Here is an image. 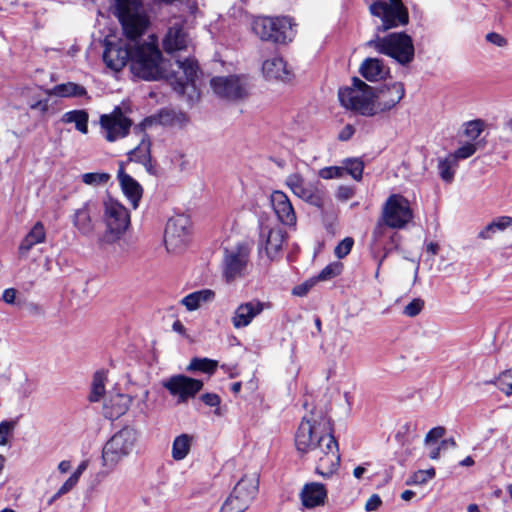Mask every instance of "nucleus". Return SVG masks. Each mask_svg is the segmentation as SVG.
<instances>
[{"label": "nucleus", "mask_w": 512, "mask_h": 512, "mask_svg": "<svg viewBox=\"0 0 512 512\" xmlns=\"http://www.w3.org/2000/svg\"><path fill=\"white\" fill-rule=\"evenodd\" d=\"M175 64L178 70L170 72L159 49L158 38L154 34L150 35L147 41L133 45L130 71L134 76L145 81L167 79L176 92L181 95L188 94L192 99L193 96L188 91L196 93L197 63L194 59L186 58L176 60Z\"/></svg>", "instance_id": "obj_1"}, {"label": "nucleus", "mask_w": 512, "mask_h": 512, "mask_svg": "<svg viewBox=\"0 0 512 512\" xmlns=\"http://www.w3.org/2000/svg\"><path fill=\"white\" fill-rule=\"evenodd\" d=\"M295 446L301 454H311L317 474L330 477L338 470L339 447L327 417L314 414L303 417L295 435Z\"/></svg>", "instance_id": "obj_2"}, {"label": "nucleus", "mask_w": 512, "mask_h": 512, "mask_svg": "<svg viewBox=\"0 0 512 512\" xmlns=\"http://www.w3.org/2000/svg\"><path fill=\"white\" fill-rule=\"evenodd\" d=\"M111 11L129 40L141 37L150 26V18L141 0H111Z\"/></svg>", "instance_id": "obj_3"}, {"label": "nucleus", "mask_w": 512, "mask_h": 512, "mask_svg": "<svg viewBox=\"0 0 512 512\" xmlns=\"http://www.w3.org/2000/svg\"><path fill=\"white\" fill-rule=\"evenodd\" d=\"M101 219L105 226L104 238L108 243L118 241L131 224L128 208L111 196L102 200Z\"/></svg>", "instance_id": "obj_4"}, {"label": "nucleus", "mask_w": 512, "mask_h": 512, "mask_svg": "<svg viewBox=\"0 0 512 512\" xmlns=\"http://www.w3.org/2000/svg\"><path fill=\"white\" fill-rule=\"evenodd\" d=\"M367 46L395 59L401 65H407L414 59L412 38L403 32L391 33L385 37L376 36L367 42Z\"/></svg>", "instance_id": "obj_5"}, {"label": "nucleus", "mask_w": 512, "mask_h": 512, "mask_svg": "<svg viewBox=\"0 0 512 512\" xmlns=\"http://www.w3.org/2000/svg\"><path fill=\"white\" fill-rule=\"evenodd\" d=\"M252 242L239 240L223 248L222 275L230 283L245 275L250 261Z\"/></svg>", "instance_id": "obj_6"}, {"label": "nucleus", "mask_w": 512, "mask_h": 512, "mask_svg": "<svg viewBox=\"0 0 512 512\" xmlns=\"http://www.w3.org/2000/svg\"><path fill=\"white\" fill-rule=\"evenodd\" d=\"M138 437V431L130 426H125L117 431L103 447V465L114 468L121 460L132 453Z\"/></svg>", "instance_id": "obj_7"}, {"label": "nucleus", "mask_w": 512, "mask_h": 512, "mask_svg": "<svg viewBox=\"0 0 512 512\" xmlns=\"http://www.w3.org/2000/svg\"><path fill=\"white\" fill-rule=\"evenodd\" d=\"M289 17L258 16L251 22L253 33L263 41L286 43L292 41L295 32Z\"/></svg>", "instance_id": "obj_8"}, {"label": "nucleus", "mask_w": 512, "mask_h": 512, "mask_svg": "<svg viewBox=\"0 0 512 512\" xmlns=\"http://www.w3.org/2000/svg\"><path fill=\"white\" fill-rule=\"evenodd\" d=\"M341 105L363 116H374L373 88L358 78L353 79L351 87L341 88L338 92Z\"/></svg>", "instance_id": "obj_9"}, {"label": "nucleus", "mask_w": 512, "mask_h": 512, "mask_svg": "<svg viewBox=\"0 0 512 512\" xmlns=\"http://www.w3.org/2000/svg\"><path fill=\"white\" fill-rule=\"evenodd\" d=\"M370 13L381 19L377 26L378 32L407 25L409 22L408 10L402 0H377L369 6Z\"/></svg>", "instance_id": "obj_10"}, {"label": "nucleus", "mask_w": 512, "mask_h": 512, "mask_svg": "<svg viewBox=\"0 0 512 512\" xmlns=\"http://www.w3.org/2000/svg\"><path fill=\"white\" fill-rule=\"evenodd\" d=\"M381 216L390 229H403L414 218L409 200L401 194H392L387 198Z\"/></svg>", "instance_id": "obj_11"}, {"label": "nucleus", "mask_w": 512, "mask_h": 512, "mask_svg": "<svg viewBox=\"0 0 512 512\" xmlns=\"http://www.w3.org/2000/svg\"><path fill=\"white\" fill-rule=\"evenodd\" d=\"M257 490L258 480L255 476L241 478L223 503L220 512H244L254 499Z\"/></svg>", "instance_id": "obj_12"}, {"label": "nucleus", "mask_w": 512, "mask_h": 512, "mask_svg": "<svg viewBox=\"0 0 512 512\" xmlns=\"http://www.w3.org/2000/svg\"><path fill=\"white\" fill-rule=\"evenodd\" d=\"M191 237V222L185 215H177L167 222L164 242L169 252L178 253L185 249Z\"/></svg>", "instance_id": "obj_13"}, {"label": "nucleus", "mask_w": 512, "mask_h": 512, "mask_svg": "<svg viewBox=\"0 0 512 512\" xmlns=\"http://www.w3.org/2000/svg\"><path fill=\"white\" fill-rule=\"evenodd\" d=\"M210 85L218 97L232 102L243 101L250 93L248 82L235 75L214 77Z\"/></svg>", "instance_id": "obj_14"}, {"label": "nucleus", "mask_w": 512, "mask_h": 512, "mask_svg": "<svg viewBox=\"0 0 512 512\" xmlns=\"http://www.w3.org/2000/svg\"><path fill=\"white\" fill-rule=\"evenodd\" d=\"M100 131L108 142H115L126 137L132 126V121L120 107H115L109 114L100 116Z\"/></svg>", "instance_id": "obj_15"}, {"label": "nucleus", "mask_w": 512, "mask_h": 512, "mask_svg": "<svg viewBox=\"0 0 512 512\" xmlns=\"http://www.w3.org/2000/svg\"><path fill=\"white\" fill-rule=\"evenodd\" d=\"M285 183L297 197L305 202L318 208L324 207L326 203L325 192L317 185L306 182L300 174L293 173L288 175Z\"/></svg>", "instance_id": "obj_16"}, {"label": "nucleus", "mask_w": 512, "mask_h": 512, "mask_svg": "<svg viewBox=\"0 0 512 512\" xmlns=\"http://www.w3.org/2000/svg\"><path fill=\"white\" fill-rule=\"evenodd\" d=\"M162 386L177 398V403H186L203 388V382L185 375H174L162 382Z\"/></svg>", "instance_id": "obj_17"}, {"label": "nucleus", "mask_w": 512, "mask_h": 512, "mask_svg": "<svg viewBox=\"0 0 512 512\" xmlns=\"http://www.w3.org/2000/svg\"><path fill=\"white\" fill-rule=\"evenodd\" d=\"M286 236V232L278 224L262 225L260 228V252L264 251L271 261L279 259Z\"/></svg>", "instance_id": "obj_18"}, {"label": "nucleus", "mask_w": 512, "mask_h": 512, "mask_svg": "<svg viewBox=\"0 0 512 512\" xmlns=\"http://www.w3.org/2000/svg\"><path fill=\"white\" fill-rule=\"evenodd\" d=\"M405 89L402 83L394 82L379 89L373 88V110L375 115L389 111L404 97Z\"/></svg>", "instance_id": "obj_19"}, {"label": "nucleus", "mask_w": 512, "mask_h": 512, "mask_svg": "<svg viewBox=\"0 0 512 512\" xmlns=\"http://www.w3.org/2000/svg\"><path fill=\"white\" fill-rule=\"evenodd\" d=\"M133 45L121 40L117 42H107L103 53V61L112 71L122 70L126 64L131 62V53Z\"/></svg>", "instance_id": "obj_20"}, {"label": "nucleus", "mask_w": 512, "mask_h": 512, "mask_svg": "<svg viewBox=\"0 0 512 512\" xmlns=\"http://www.w3.org/2000/svg\"><path fill=\"white\" fill-rule=\"evenodd\" d=\"M95 209V204L89 200L77 208L71 216L73 226L83 236H92L95 232L96 221L93 219Z\"/></svg>", "instance_id": "obj_21"}, {"label": "nucleus", "mask_w": 512, "mask_h": 512, "mask_svg": "<svg viewBox=\"0 0 512 512\" xmlns=\"http://www.w3.org/2000/svg\"><path fill=\"white\" fill-rule=\"evenodd\" d=\"M189 43L188 34L180 22L172 23L162 39V47L168 54L187 49Z\"/></svg>", "instance_id": "obj_22"}, {"label": "nucleus", "mask_w": 512, "mask_h": 512, "mask_svg": "<svg viewBox=\"0 0 512 512\" xmlns=\"http://www.w3.org/2000/svg\"><path fill=\"white\" fill-rule=\"evenodd\" d=\"M153 122V119L146 118L133 128L134 133L141 136V140L138 146L128 153L129 161L142 164L151 156V142L145 134V129L151 126Z\"/></svg>", "instance_id": "obj_23"}, {"label": "nucleus", "mask_w": 512, "mask_h": 512, "mask_svg": "<svg viewBox=\"0 0 512 512\" xmlns=\"http://www.w3.org/2000/svg\"><path fill=\"white\" fill-rule=\"evenodd\" d=\"M272 208L278 220L284 225H295L296 214L288 196L282 191H274L270 196Z\"/></svg>", "instance_id": "obj_24"}, {"label": "nucleus", "mask_w": 512, "mask_h": 512, "mask_svg": "<svg viewBox=\"0 0 512 512\" xmlns=\"http://www.w3.org/2000/svg\"><path fill=\"white\" fill-rule=\"evenodd\" d=\"M263 308V304L257 300L239 305L231 318L234 328L240 329L248 326L263 311Z\"/></svg>", "instance_id": "obj_25"}, {"label": "nucleus", "mask_w": 512, "mask_h": 512, "mask_svg": "<svg viewBox=\"0 0 512 512\" xmlns=\"http://www.w3.org/2000/svg\"><path fill=\"white\" fill-rule=\"evenodd\" d=\"M327 498L325 486L318 482L307 483L300 492V499L306 508H314L324 505Z\"/></svg>", "instance_id": "obj_26"}, {"label": "nucleus", "mask_w": 512, "mask_h": 512, "mask_svg": "<svg viewBox=\"0 0 512 512\" xmlns=\"http://www.w3.org/2000/svg\"><path fill=\"white\" fill-rule=\"evenodd\" d=\"M117 178L124 195L130 201L132 207L136 209L143 194L141 185L124 171L122 165L118 170Z\"/></svg>", "instance_id": "obj_27"}, {"label": "nucleus", "mask_w": 512, "mask_h": 512, "mask_svg": "<svg viewBox=\"0 0 512 512\" xmlns=\"http://www.w3.org/2000/svg\"><path fill=\"white\" fill-rule=\"evenodd\" d=\"M131 397L126 394H115L104 404V415L106 418L114 420L124 415L131 404Z\"/></svg>", "instance_id": "obj_28"}, {"label": "nucleus", "mask_w": 512, "mask_h": 512, "mask_svg": "<svg viewBox=\"0 0 512 512\" xmlns=\"http://www.w3.org/2000/svg\"><path fill=\"white\" fill-rule=\"evenodd\" d=\"M262 71L267 79L286 81L290 79V71L283 58L274 56L262 64Z\"/></svg>", "instance_id": "obj_29"}, {"label": "nucleus", "mask_w": 512, "mask_h": 512, "mask_svg": "<svg viewBox=\"0 0 512 512\" xmlns=\"http://www.w3.org/2000/svg\"><path fill=\"white\" fill-rule=\"evenodd\" d=\"M361 75L368 81H378L387 74L383 62L377 58H367L360 67Z\"/></svg>", "instance_id": "obj_30"}, {"label": "nucleus", "mask_w": 512, "mask_h": 512, "mask_svg": "<svg viewBox=\"0 0 512 512\" xmlns=\"http://www.w3.org/2000/svg\"><path fill=\"white\" fill-rule=\"evenodd\" d=\"M46 239V231L42 222L38 221L31 228L29 233L24 237L20 246L19 252L22 255L27 254L33 246L44 242Z\"/></svg>", "instance_id": "obj_31"}, {"label": "nucleus", "mask_w": 512, "mask_h": 512, "mask_svg": "<svg viewBox=\"0 0 512 512\" xmlns=\"http://www.w3.org/2000/svg\"><path fill=\"white\" fill-rule=\"evenodd\" d=\"M215 292L211 289H202L192 292L181 300V304L186 307L188 311L199 309L203 304L213 301Z\"/></svg>", "instance_id": "obj_32"}, {"label": "nucleus", "mask_w": 512, "mask_h": 512, "mask_svg": "<svg viewBox=\"0 0 512 512\" xmlns=\"http://www.w3.org/2000/svg\"><path fill=\"white\" fill-rule=\"evenodd\" d=\"M195 441V437L190 434H180L173 440L171 456L175 461H181L187 457L191 447Z\"/></svg>", "instance_id": "obj_33"}, {"label": "nucleus", "mask_w": 512, "mask_h": 512, "mask_svg": "<svg viewBox=\"0 0 512 512\" xmlns=\"http://www.w3.org/2000/svg\"><path fill=\"white\" fill-rule=\"evenodd\" d=\"M47 94L57 97H82L87 94L85 87L74 82H67L55 85L53 88L47 90Z\"/></svg>", "instance_id": "obj_34"}, {"label": "nucleus", "mask_w": 512, "mask_h": 512, "mask_svg": "<svg viewBox=\"0 0 512 512\" xmlns=\"http://www.w3.org/2000/svg\"><path fill=\"white\" fill-rule=\"evenodd\" d=\"M63 123H74L76 129L86 134L88 132V113L84 110H72L63 114Z\"/></svg>", "instance_id": "obj_35"}, {"label": "nucleus", "mask_w": 512, "mask_h": 512, "mask_svg": "<svg viewBox=\"0 0 512 512\" xmlns=\"http://www.w3.org/2000/svg\"><path fill=\"white\" fill-rule=\"evenodd\" d=\"M107 380L106 372L101 370L95 372L91 385V393L89 400L91 402H98L105 393V382Z\"/></svg>", "instance_id": "obj_36"}, {"label": "nucleus", "mask_w": 512, "mask_h": 512, "mask_svg": "<svg viewBox=\"0 0 512 512\" xmlns=\"http://www.w3.org/2000/svg\"><path fill=\"white\" fill-rule=\"evenodd\" d=\"M218 366L216 360L209 358H193L187 367V371L194 372L200 371L207 374H213Z\"/></svg>", "instance_id": "obj_37"}, {"label": "nucleus", "mask_w": 512, "mask_h": 512, "mask_svg": "<svg viewBox=\"0 0 512 512\" xmlns=\"http://www.w3.org/2000/svg\"><path fill=\"white\" fill-rule=\"evenodd\" d=\"M457 161L450 155L444 159H439L438 170L440 177L445 182H451L454 178Z\"/></svg>", "instance_id": "obj_38"}, {"label": "nucleus", "mask_w": 512, "mask_h": 512, "mask_svg": "<svg viewBox=\"0 0 512 512\" xmlns=\"http://www.w3.org/2000/svg\"><path fill=\"white\" fill-rule=\"evenodd\" d=\"M344 166V173H348L352 176V178L356 181L361 180L363 169H364V163L361 159L358 158H351L346 159L343 162Z\"/></svg>", "instance_id": "obj_39"}, {"label": "nucleus", "mask_w": 512, "mask_h": 512, "mask_svg": "<svg viewBox=\"0 0 512 512\" xmlns=\"http://www.w3.org/2000/svg\"><path fill=\"white\" fill-rule=\"evenodd\" d=\"M110 178V174L106 172L84 173L81 176L82 182L84 184L93 187L105 185L110 180Z\"/></svg>", "instance_id": "obj_40"}, {"label": "nucleus", "mask_w": 512, "mask_h": 512, "mask_svg": "<svg viewBox=\"0 0 512 512\" xmlns=\"http://www.w3.org/2000/svg\"><path fill=\"white\" fill-rule=\"evenodd\" d=\"M342 271V264L339 262L330 263L324 267L315 277L317 282L328 281L338 276Z\"/></svg>", "instance_id": "obj_41"}, {"label": "nucleus", "mask_w": 512, "mask_h": 512, "mask_svg": "<svg viewBox=\"0 0 512 512\" xmlns=\"http://www.w3.org/2000/svg\"><path fill=\"white\" fill-rule=\"evenodd\" d=\"M435 477V469L418 470L406 481L407 485H422Z\"/></svg>", "instance_id": "obj_42"}, {"label": "nucleus", "mask_w": 512, "mask_h": 512, "mask_svg": "<svg viewBox=\"0 0 512 512\" xmlns=\"http://www.w3.org/2000/svg\"><path fill=\"white\" fill-rule=\"evenodd\" d=\"M480 142H467L454 151L451 156L458 162L471 157L478 149Z\"/></svg>", "instance_id": "obj_43"}, {"label": "nucleus", "mask_w": 512, "mask_h": 512, "mask_svg": "<svg viewBox=\"0 0 512 512\" xmlns=\"http://www.w3.org/2000/svg\"><path fill=\"white\" fill-rule=\"evenodd\" d=\"M484 123L481 120L469 121L465 124L464 135L472 142L483 132Z\"/></svg>", "instance_id": "obj_44"}, {"label": "nucleus", "mask_w": 512, "mask_h": 512, "mask_svg": "<svg viewBox=\"0 0 512 512\" xmlns=\"http://www.w3.org/2000/svg\"><path fill=\"white\" fill-rule=\"evenodd\" d=\"M389 228V225L386 224L382 216H380L372 232L373 242L375 244L380 243L381 239L388 234Z\"/></svg>", "instance_id": "obj_45"}, {"label": "nucleus", "mask_w": 512, "mask_h": 512, "mask_svg": "<svg viewBox=\"0 0 512 512\" xmlns=\"http://www.w3.org/2000/svg\"><path fill=\"white\" fill-rule=\"evenodd\" d=\"M423 308L424 301L420 298H415L404 307L403 314L408 317H415L420 314Z\"/></svg>", "instance_id": "obj_46"}, {"label": "nucleus", "mask_w": 512, "mask_h": 512, "mask_svg": "<svg viewBox=\"0 0 512 512\" xmlns=\"http://www.w3.org/2000/svg\"><path fill=\"white\" fill-rule=\"evenodd\" d=\"M318 175L322 179L341 178L344 175V168L338 166L324 167L319 170Z\"/></svg>", "instance_id": "obj_47"}, {"label": "nucleus", "mask_w": 512, "mask_h": 512, "mask_svg": "<svg viewBox=\"0 0 512 512\" xmlns=\"http://www.w3.org/2000/svg\"><path fill=\"white\" fill-rule=\"evenodd\" d=\"M78 479L76 478V476H73L71 475L65 482L64 484L58 489V491L56 492V494L51 498V500L49 501L50 503H52L53 501H55L56 499L60 498L61 496H63L64 494L68 493L69 491H71L75 485L78 483Z\"/></svg>", "instance_id": "obj_48"}, {"label": "nucleus", "mask_w": 512, "mask_h": 512, "mask_svg": "<svg viewBox=\"0 0 512 512\" xmlns=\"http://www.w3.org/2000/svg\"><path fill=\"white\" fill-rule=\"evenodd\" d=\"M353 239L350 238V237H347L345 239H343L335 248V255L341 259V258H344L345 256H347L351 249H352V246H353Z\"/></svg>", "instance_id": "obj_49"}, {"label": "nucleus", "mask_w": 512, "mask_h": 512, "mask_svg": "<svg viewBox=\"0 0 512 512\" xmlns=\"http://www.w3.org/2000/svg\"><path fill=\"white\" fill-rule=\"evenodd\" d=\"M15 424L11 421H2L0 423V445H6L8 438L14 430Z\"/></svg>", "instance_id": "obj_50"}, {"label": "nucleus", "mask_w": 512, "mask_h": 512, "mask_svg": "<svg viewBox=\"0 0 512 512\" xmlns=\"http://www.w3.org/2000/svg\"><path fill=\"white\" fill-rule=\"evenodd\" d=\"M316 283L317 280L315 279V277H312L305 281L304 283L295 286L292 290V293L293 295L300 297L305 296Z\"/></svg>", "instance_id": "obj_51"}, {"label": "nucleus", "mask_w": 512, "mask_h": 512, "mask_svg": "<svg viewBox=\"0 0 512 512\" xmlns=\"http://www.w3.org/2000/svg\"><path fill=\"white\" fill-rule=\"evenodd\" d=\"M491 224L496 231H504L506 228H512V217L510 216H500L494 219Z\"/></svg>", "instance_id": "obj_52"}, {"label": "nucleus", "mask_w": 512, "mask_h": 512, "mask_svg": "<svg viewBox=\"0 0 512 512\" xmlns=\"http://www.w3.org/2000/svg\"><path fill=\"white\" fill-rule=\"evenodd\" d=\"M445 432V428L441 426L432 428L425 436V443L430 444L438 441L445 435Z\"/></svg>", "instance_id": "obj_53"}, {"label": "nucleus", "mask_w": 512, "mask_h": 512, "mask_svg": "<svg viewBox=\"0 0 512 512\" xmlns=\"http://www.w3.org/2000/svg\"><path fill=\"white\" fill-rule=\"evenodd\" d=\"M202 402L209 407H218L221 399L216 393H205L201 396Z\"/></svg>", "instance_id": "obj_54"}, {"label": "nucleus", "mask_w": 512, "mask_h": 512, "mask_svg": "<svg viewBox=\"0 0 512 512\" xmlns=\"http://www.w3.org/2000/svg\"><path fill=\"white\" fill-rule=\"evenodd\" d=\"M486 40L489 43L496 45L498 47H504L507 45V40L502 35H500L499 33H496V32L488 33L486 35Z\"/></svg>", "instance_id": "obj_55"}, {"label": "nucleus", "mask_w": 512, "mask_h": 512, "mask_svg": "<svg viewBox=\"0 0 512 512\" xmlns=\"http://www.w3.org/2000/svg\"><path fill=\"white\" fill-rule=\"evenodd\" d=\"M382 504V500L378 494H373L365 504V510L367 512H373L379 509Z\"/></svg>", "instance_id": "obj_56"}, {"label": "nucleus", "mask_w": 512, "mask_h": 512, "mask_svg": "<svg viewBox=\"0 0 512 512\" xmlns=\"http://www.w3.org/2000/svg\"><path fill=\"white\" fill-rule=\"evenodd\" d=\"M336 196L341 201H347L354 196V190L349 186H340Z\"/></svg>", "instance_id": "obj_57"}, {"label": "nucleus", "mask_w": 512, "mask_h": 512, "mask_svg": "<svg viewBox=\"0 0 512 512\" xmlns=\"http://www.w3.org/2000/svg\"><path fill=\"white\" fill-rule=\"evenodd\" d=\"M355 133V128L353 125L351 124H347L343 127V129L339 132L338 134V139L340 141H348L349 139H351V137L354 135Z\"/></svg>", "instance_id": "obj_58"}, {"label": "nucleus", "mask_w": 512, "mask_h": 512, "mask_svg": "<svg viewBox=\"0 0 512 512\" xmlns=\"http://www.w3.org/2000/svg\"><path fill=\"white\" fill-rule=\"evenodd\" d=\"M30 109L39 111L41 114H45L49 109V100L43 99L38 100L30 104Z\"/></svg>", "instance_id": "obj_59"}, {"label": "nucleus", "mask_w": 512, "mask_h": 512, "mask_svg": "<svg viewBox=\"0 0 512 512\" xmlns=\"http://www.w3.org/2000/svg\"><path fill=\"white\" fill-rule=\"evenodd\" d=\"M507 377H502V373L497 378V381L499 382V389L506 395L511 396L512 395V382L507 383L505 382V379Z\"/></svg>", "instance_id": "obj_60"}, {"label": "nucleus", "mask_w": 512, "mask_h": 512, "mask_svg": "<svg viewBox=\"0 0 512 512\" xmlns=\"http://www.w3.org/2000/svg\"><path fill=\"white\" fill-rule=\"evenodd\" d=\"M496 232L493 225L489 223L478 233V238L483 240L491 239Z\"/></svg>", "instance_id": "obj_61"}, {"label": "nucleus", "mask_w": 512, "mask_h": 512, "mask_svg": "<svg viewBox=\"0 0 512 512\" xmlns=\"http://www.w3.org/2000/svg\"><path fill=\"white\" fill-rule=\"evenodd\" d=\"M17 291L14 288H7L2 294V300L7 304H14Z\"/></svg>", "instance_id": "obj_62"}, {"label": "nucleus", "mask_w": 512, "mask_h": 512, "mask_svg": "<svg viewBox=\"0 0 512 512\" xmlns=\"http://www.w3.org/2000/svg\"><path fill=\"white\" fill-rule=\"evenodd\" d=\"M142 165L145 167V170L154 176L158 175V169L155 163H153L151 156L147 159V161H144Z\"/></svg>", "instance_id": "obj_63"}, {"label": "nucleus", "mask_w": 512, "mask_h": 512, "mask_svg": "<svg viewBox=\"0 0 512 512\" xmlns=\"http://www.w3.org/2000/svg\"><path fill=\"white\" fill-rule=\"evenodd\" d=\"M426 251L432 255H436L439 252V245L435 242H430L426 245Z\"/></svg>", "instance_id": "obj_64"}]
</instances>
